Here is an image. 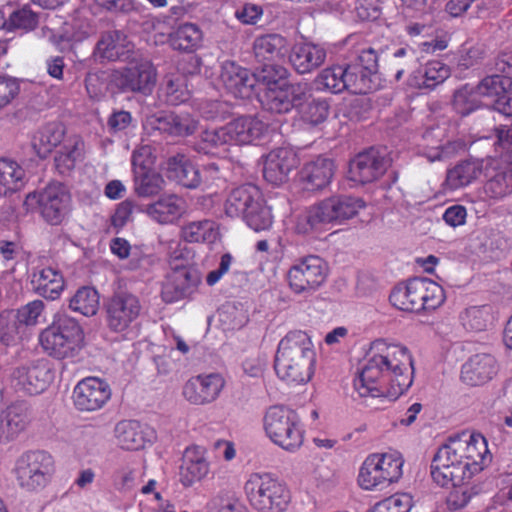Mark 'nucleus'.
I'll use <instances>...</instances> for the list:
<instances>
[{
    "instance_id": "obj_26",
    "label": "nucleus",
    "mask_w": 512,
    "mask_h": 512,
    "mask_svg": "<svg viewBox=\"0 0 512 512\" xmlns=\"http://www.w3.org/2000/svg\"><path fill=\"white\" fill-rule=\"evenodd\" d=\"M163 170L168 179L186 188H196L202 181L198 168L185 154L178 153L170 156L166 160Z\"/></svg>"
},
{
    "instance_id": "obj_18",
    "label": "nucleus",
    "mask_w": 512,
    "mask_h": 512,
    "mask_svg": "<svg viewBox=\"0 0 512 512\" xmlns=\"http://www.w3.org/2000/svg\"><path fill=\"white\" fill-rule=\"evenodd\" d=\"M201 61L196 55H188L178 63L181 74H171L165 79V91L167 102L171 105H179L190 97L187 81L184 75H195L200 72Z\"/></svg>"
},
{
    "instance_id": "obj_34",
    "label": "nucleus",
    "mask_w": 512,
    "mask_h": 512,
    "mask_svg": "<svg viewBox=\"0 0 512 512\" xmlns=\"http://www.w3.org/2000/svg\"><path fill=\"white\" fill-rule=\"evenodd\" d=\"M85 143L78 135L67 137L57 151L54 162L60 174L70 173L84 159Z\"/></svg>"
},
{
    "instance_id": "obj_47",
    "label": "nucleus",
    "mask_w": 512,
    "mask_h": 512,
    "mask_svg": "<svg viewBox=\"0 0 512 512\" xmlns=\"http://www.w3.org/2000/svg\"><path fill=\"white\" fill-rule=\"evenodd\" d=\"M181 236L190 243H212L218 237V230L211 220L193 221L182 227Z\"/></svg>"
},
{
    "instance_id": "obj_52",
    "label": "nucleus",
    "mask_w": 512,
    "mask_h": 512,
    "mask_svg": "<svg viewBox=\"0 0 512 512\" xmlns=\"http://www.w3.org/2000/svg\"><path fill=\"white\" fill-rule=\"evenodd\" d=\"M460 320L464 328L471 331H482L492 321L491 310L488 306L470 307L461 313Z\"/></svg>"
},
{
    "instance_id": "obj_54",
    "label": "nucleus",
    "mask_w": 512,
    "mask_h": 512,
    "mask_svg": "<svg viewBox=\"0 0 512 512\" xmlns=\"http://www.w3.org/2000/svg\"><path fill=\"white\" fill-rule=\"evenodd\" d=\"M453 105L458 113L468 115L480 106H489V103L481 101L475 88L466 85L454 94Z\"/></svg>"
},
{
    "instance_id": "obj_36",
    "label": "nucleus",
    "mask_w": 512,
    "mask_h": 512,
    "mask_svg": "<svg viewBox=\"0 0 512 512\" xmlns=\"http://www.w3.org/2000/svg\"><path fill=\"white\" fill-rule=\"evenodd\" d=\"M157 81L154 66L148 60L130 62V90L149 94Z\"/></svg>"
},
{
    "instance_id": "obj_27",
    "label": "nucleus",
    "mask_w": 512,
    "mask_h": 512,
    "mask_svg": "<svg viewBox=\"0 0 512 512\" xmlns=\"http://www.w3.org/2000/svg\"><path fill=\"white\" fill-rule=\"evenodd\" d=\"M334 172L335 164L332 159L318 157L304 165L300 171V181L305 190H320L331 182Z\"/></svg>"
},
{
    "instance_id": "obj_60",
    "label": "nucleus",
    "mask_w": 512,
    "mask_h": 512,
    "mask_svg": "<svg viewBox=\"0 0 512 512\" xmlns=\"http://www.w3.org/2000/svg\"><path fill=\"white\" fill-rule=\"evenodd\" d=\"M44 310V303L41 300H33L20 307L14 315L22 326H34Z\"/></svg>"
},
{
    "instance_id": "obj_2",
    "label": "nucleus",
    "mask_w": 512,
    "mask_h": 512,
    "mask_svg": "<svg viewBox=\"0 0 512 512\" xmlns=\"http://www.w3.org/2000/svg\"><path fill=\"white\" fill-rule=\"evenodd\" d=\"M413 377L410 350L403 344L377 339L371 343L353 385L360 397L397 399L411 387Z\"/></svg>"
},
{
    "instance_id": "obj_29",
    "label": "nucleus",
    "mask_w": 512,
    "mask_h": 512,
    "mask_svg": "<svg viewBox=\"0 0 512 512\" xmlns=\"http://www.w3.org/2000/svg\"><path fill=\"white\" fill-rule=\"evenodd\" d=\"M186 201L175 194H167L146 208L149 217L160 224H172L186 212Z\"/></svg>"
},
{
    "instance_id": "obj_22",
    "label": "nucleus",
    "mask_w": 512,
    "mask_h": 512,
    "mask_svg": "<svg viewBox=\"0 0 512 512\" xmlns=\"http://www.w3.org/2000/svg\"><path fill=\"white\" fill-rule=\"evenodd\" d=\"M210 465L204 447L192 445L185 449L180 467L179 481L188 488L207 477Z\"/></svg>"
},
{
    "instance_id": "obj_31",
    "label": "nucleus",
    "mask_w": 512,
    "mask_h": 512,
    "mask_svg": "<svg viewBox=\"0 0 512 512\" xmlns=\"http://www.w3.org/2000/svg\"><path fill=\"white\" fill-rule=\"evenodd\" d=\"M262 197L259 188L252 184L241 185L228 195L224 209L229 217L244 216Z\"/></svg>"
},
{
    "instance_id": "obj_57",
    "label": "nucleus",
    "mask_w": 512,
    "mask_h": 512,
    "mask_svg": "<svg viewBox=\"0 0 512 512\" xmlns=\"http://www.w3.org/2000/svg\"><path fill=\"white\" fill-rule=\"evenodd\" d=\"M412 506L413 499L410 494L397 493L377 503L372 512H409Z\"/></svg>"
},
{
    "instance_id": "obj_25",
    "label": "nucleus",
    "mask_w": 512,
    "mask_h": 512,
    "mask_svg": "<svg viewBox=\"0 0 512 512\" xmlns=\"http://www.w3.org/2000/svg\"><path fill=\"white\" fill-rule=\"evenodd\" d=\"M296 164V154L291 148L279 147L273 149L265 157L264 178L273 185H279L286 181Z\"/></svg>"
},
{
    "instance_id": "obj_39",
    "label": "nucleus",
    "mask_w": 512,
    "mask_h": 512,
    "mask_svg": "<svg viewBox=\"0 0 512 512\" xmlns=\"http://www.w3.org/2000/svg\"><path fill=\"white\" fill-rule=\"evenodd\" d=\"M481 174L480 164L476 161H463L447 171L444 187L454 191L463 188Z\"/></svg>"
},
{
    "instance_id": "obj_49",
    "label": "nucleus",
    "mask_w": 512,
    "mask_h": 512,
    "mask_svg": "<svg viewBox=\"0 0 512 512\" xmlns=\"http://www.w3.org/2000/svg\"><path fill=\"white\" fill-rule=\"evenodd\" d=\"M158 121V129L177 136L190 135L197 127V121L191 118L188 113L179 115L169 114L159 118Z\"/></svg>"
},
{
    "instance_id": "obj_35",
    "label": "nucleus",
    "mask_w": 512,
    "mask_h": 512,
    "mask_svg": "<svg viewBox=\"0 0 512 512\" xmlns=\"http://www.w3.org/2000/svg\"><path fill=\"white\" fill-rule=\"evenodd\" d=\"M65 126L59 122H50L42 126L34 135L33 148L40 158H46L52 150L64 142Z\"/></svg>"
},
{
    "instance_id": "obj_37",
    "label": "nucleus",
    "mask_w": 512,
    "mask_h": 512,
    "mask_svg": "<svg viewBox=\"0 0 512 512\" xmlns=\"http://www.w3.org/2000/svg\"><path fill=\"white\" fill-rule=\"evenodd\" d=\"M450 75L449 67L440 61H429L414 72L411 82L418 88H435L443 83Z\"/></svg>"
},
{
    "instance_id": "obj_10",
    "label": "nucleus",
    "mask_w": 512,
    "mask_h": 512,
    "mask_svg": "<svg viewBox=\"0 0 512 512\" xmlns=\"http://www.w3.org/2000/svg\"><path fill=\"white\" fill-rule=\"evenodd\" d=\"M263 429L273 444L287 452L294 453L303 445V424L298 414L288 407L268 408L263 417Z\"/></svg>"
},
{
    "instance_id": "obj_40",
    "label": "nucleus",
    "mask_w": 512,
    "mask_h": 512,
    "mask_svg": "<svg viewBox=\"0 0 512 512\" xmlns=\"http://www.w3.org/2000/svg\"><path fill=\"white\" fill-rule=\"evenodd\" d=\"M255 56L261 61H275L284 57L287 40L278 34L263 35L254 41Z\"/></svg>"
},
{
    "instance_id": "obj_41",
    "label": "nucleus",
    "mask_w": 512,
    "mask_h": 512,
    "mask_svg": "<svg viewBox=\"0 0 512 512\" xmlns=\"http://www.w3.org/2000/svg\"><path fill=\"white\" fill-rule=\"evenodd\" d=\"M232 143L228 126L219 129H207L202 133L199 151L219 157H225L226 145Z\"/></svg>"
},
{
    "instance_id": "obj_23",
    "label": "nucleus",
    "mask_w": 512,
    "mask_h": 512,
    "mask_svg": "<svg viewBox=\"0 0 512 512\" xmlns=\"http://www.w3.org/2000/svg\"><path fill=\"white\" fill-rule=\"evenodd\" d=\"M31 421L30 410L25 402H15L0 414V443H7L23 433Z\"/></svg>"
},
{
    "instance_id": "obj_45",
    "label": "nucleus",
    "mask_w": 512,
    "mask_h": 512,
    "mask_svg": "<svg viewBox=\"0 0 512 512\" xmlns=\"http://www.w3.org/2000/svg\"><path fill=\"white\" fill-rule=\"evenodd\" d=\"M345 78L346 66L335 65L322 70L313 83L319 91H329L337 94L346 90Z\"/></svg>"
},
{
    "instance_id": "obj_48",
    "label": "nucleus",
    "mask_w": 512,
    "mask_h": 512,
    "mask_svg": "<svg viewBox=\"0 0 512 512\" xmlns=\"http://www.w3.org/2000/svg\"><path fill=\"white\" fill-rule=\"evenodd\" d=\"M484 193L495 200L512 194V167L508 165L492 176L484 186Z\"/></svg>"
},
{
    "instance_id": "obj_13",
    "label": "nucleus",
    "mask_w": 512,
    "mask_h": 512,
    "mask_svg": "<svg viewBox=\"0 0 512 512\" xmlns=\"http://www.w3.org/2000/svg\"><path fill=\"white\" fill-rule=\"evenodd\" d=\"M327 264L318 256H308L296 261L287 271L290 290L297 295L314 293L326 280Z\"/></svg>"
},
{
    "instance_id": "obj_17",
    "label": "nucleus",
    "mask_w": 512,
    "mask_h": 512,
    "mask_svg": "<svg viewBox=\"0 0 512 512\" xmlns=\"http://www.w3.org/2000/svg\"><path fill=\"white\" fill-rule=\"evenodd\" d=\"M224 385L225 381L218 373L201 374L184 384L182 395L192 405H206L218 398Z\"/></svg>"
},
{
    "instance_id": "obj_32",
    "label": "nucleus",
    "mask_w": 512,
    "mask_h": 512,
    "mask_svg": "<svg viewBox=\"0 0 512 512\" xmlns=\"http://www.w3.org/2000/svg\"><path fill=\"white\" fill-rule=\"evenodd\" d=\"M128 291L123 280L106 305L107 324L115 332H123L128 327Z\"/></svg>"
},
{
    "instance_id": "obj_42",
    "label": "nucleus",
    "mask_w": 512,
    "mask_h": 512,
    "mask_svg": "<svg viewBox=\"0 0 512 512\" xmlns=\"http://www.w3.org/2000/svg\"><path fill=\"white\" fill-rule=\"evenodd\" d=\"M25 172L16 162L0 159V196H7L24 185Z\"/></svg>"
},
{
    "instance_id": "obj_51",
    "label": "nucleus",
    "mask_w": 512,
    "mask_h": 512,
    "mask_svg": "<svg viewBox=\"0 0 512 512\" xmlns=\"http://www.w3.org/2000/svg\"><path fill=\"white\" fill-rule=\"evenodd\" d=\"M246 224L255 232L266 231L271 228L273 216L269 207L265 205L263 197L243 216Z\"/></svg>"
},
{
    "instance_id": "obj_55",
    "label": "nucleus",
    "mask_w": 512,
    "mask_h": 512,
    "mask_svg": "<svg viewBox=\"0 0 512 512\" xmlns=\"http://www.w3.org/2000/svg\"><path fill=\"white\" fill-rule=\"evenodd\" d=\"M38 22L37 13L29 6H23L9 15L8 19L5 20V25L9 30L31 31L37 27Z\"/></svg>"
},
{
    "instance_id": "obj_4",
    "label": "nucleus",
    "mask_w": 512,
    "mask_h": 512,
    "mask_svg": "<svg viewBox=\"0 0 512 512\" xmlns=\"http://www.w3.org/2000/svg\"><path fill=\"white\" fill-rule=\"evenodd\" d=\"M287 71L281 66L265 65L257 73L258 83L263 86L258 94L262 106L274 113L289 112L310 96L308 82L289 83Z\"/></svg>"
},
{
    "instance_id": "obj_58",
    "label": "nucleus",
    "mask_w": 512,
    "mask_h": 512,
    "mask_svg": "<svg viewBox=\"0 0 512 512\" xmlns=\"http://www.w3.org/2000/svg\"><path fill=\"white\" fill-rule=\"evenodd\" d=\"M329 115V103L325 99L313 100L301 111L303 121L318 125L324 122Z\"/></svg>"
},
{
    "instance_id": "obj_15",
    "label": "nucleus",
    "mask_w": 512,
    "mask_h": 512,
    "mask_svg": "<svg viewBox=\"0 0 512 512\" xmlns=\"http://www.w3.org/2000/svg\"><path fill=\"white\" fill-rule=\"evenodd\" d=\"M111 398L109 384L98 377H86L73 389L72 399L79 411L92 412L101 409Z\"/></svg>"
},
{
    "instance_id": "obj_38",
    "label": "nucleus",
    "mask_w": 512,
    "mask_h": 512,
    "mask_svg": "<svg viewBox=\"0 0 512 512\" xmlns=\"http://www.w3.org/2000/svg\"><path fill=\"white\" fill-rule=\"evenodd\" d=\"M96 53L103 60L126 59L128 54L126 36L117 30L104 34L97 43Z\"/></svg>"
},
{
    "instance_id": "obj_12",
    "label": "nucleus",
    "mask_w": 512,
    "mask_h": 512,
    "mask_svg": "<svg viewBox=\"0 0 512 512\" xmlns=\"http://www.w3.org/2000/svg\"><path fill=\"white\" fill-rule=\"evenodd\" d=\"M37 204L43 219L51 225L63 222L71 206V195L65 185L50 183L40 192L29 193L24 201L27 209Z\"/></svg>"
},
{
    "instance_id": "obj_28",
    "label": "nucleus",
    "mask_w": 512,
    "mask_h": 512,
    "mask_svg": "<svg viewBox=\"0 0 512 512\" xmlns=\"http://www.w3.org/2000/svg\"><path fill=\"white\" fill-rule=\"evenodd\" d=\"M324 47L306 42L295 44L289 56L290 62L299 74L310 73L320 67L326 59Z\"/></svg>"
},
{
    "instance_id": "obj_46",
    "label": "nucleus",
    "mask_w": 512,
    "mask_h": 512,
    "mask_svg": "<svg viewBox=\"0 0 512 512\" xmlns=\"http://www.w3.org/2000/svg\"><path fill=\"white\" fill-rule=\"evenodd\" d=\"M509 81V78L492 75L483 79L475 90L480 100L488 102L489 106H491L506 99V83Z\"/></svg>"
},
{
    "instance_id": "obj_11",
    "label": "nucleus",
    "mask_w": 512,
    "mask_h": 512,
    "mask_svg": "<svg viewBox=\"0 0 512 512\" xmlns=\"http://www.w3.org/2000/svg\"><path fill=\"white\" fill-rule=\"evenodd\" d=\"M403 465V457L398 452L370 454L360 466L357 482L367 491L386 487L401 478Z\"/></svg>"
},
{
    "instance_id": "obj_30",
    "label": "nucleus",
    "mask_w": 512,
    "mask_h": 512,
    "mask_svg": "<svg viewBox=\"0 0 512 512\" xmlns=\"http://www.w3.org/2000/svg\"><path fill=\"white\" fill-rule=\"evenodd\" d=\"M232 143L253 144L265 135L268 126L258 117H239L227 124Z\"/></svg>"
},
{
    "instance_id": "obj_16",
    "label": "nucleus",
    "mask_w": 512,
    "mask_h": 512,
    "mask_svg": "<svg viewBox=\"0 0 512 512\" xmlns=\"http://www.w3.org/2000/svg\"><path fill=\"white\" fill-rule=\"evenodd\" d=\"M390 161L376 149L359 153L349 164L348 179L356 184H366L379 179Z\"/></svg>"
},
{
    "instance_id": "obj_50",
    "label": "nucleus",
    "mask_w": 512,
    "mask_h": 512,
    "mask_svg": "<svg viewBox=\"0 0 512 512\" xmlns=\"http://www.w3.org/2000/svg\"><path fill=\"white\" fill-rule=\"evenodd\" d=\"M157 438L155 430L147 423L130 421V450L143 451Z\"/></svg>"
},
{
    "instance_id": "obj_3",
    "label": "nucleus",
    "mask_w": 512,
    "mask_h": 512,
    "mask_svg": "<svg viewBox=\"0 0 512 512\" xmlns=\"http://www.w3.org/2000/svg\"><path fill=\"white\" fill-rule=\"evenodd\" d=\"M315 352L310 336L300 330L291 331L278 344L275 371L288 384H304L313 375Z\"/></svg>"
},
{
    "instance_id": "obj_62",
    "label": "nucleus",
    "mask_w": 512,
    "mask_h": 512,
    "mask_svg": "<svg viewBox=\"0 0 512 512\" xmlns=\"http://www.w3.org/2000/svg\"><path fill=\"white\" fill-rule=\"evenodd\" d=\"M353 65L360 66V69L369 76H375L378 68V57L374 49L368 48L361 51L358 60Z\"/></svg>"
},
{
    "instance_id": "obj_53",
    "label": "nucleus",
    "mask_w": 512,
    "mask_h": 512,
    "mask_svg": "<svg viewBox=\"0 0 512 512\" xmlns=\"http://www.w3.org/2000/svg\"><path fill=\"white\" fill-rule=\"evenodd\" d=\"M372 82V77L361 70L360 66L353 64L346 66V90L354 94H366L374 89Z\"/></svg>"
},
{
    "instance_id": "obj_43",
    "label": "nucleus",
    "mask_w": 512,
    "mask_h": 512,
    "mask_svg": "<svg viewBox=\"0 0 512 512\" xmlns=\"http://www.w3.org/2000/svg\"><path fill=\"white\" fill-rule=\"evenodd\" d=\"M203 34L200 28L193 23H184L170 36L173 49L193 52L201 46Z\"/></svg>"
},
{
    "instance_id": "obj_5",
    "label": "nucleus",
    "mask_w": 512,
    "mask_h": 512,
    "mask_svg": "<svg viewBox=\"0 0 512 512\" xmlns=\"http://www.w3.org/2000/svg\"><path fill=\"white\" fill-rule=\"evenodd\" d=\"M39 343L43 351L54 359H73L84 347V331L75 318L59 314L40 332Z\"/></svg>"
},
{
    "instance_id": "obj_24",
    "label": "nucleus",
    "mask_w": 512,
    "mask_h": 512,
    "mask_svg": "<svg viewBox=\"0 0 512 512\" xmlns=\"http://www.w3.org/2000/svg\"><path fill=\"white\" fill-rule=\"evenodd\" d=\"M496 359L489 354L471 356L461 368V380L469 386H480L491 381L498 373Z\"/></svg>"
},
{
    "instance_id": "obj_8",
    "label": "nucleus",
    "mask_w": 512,
    "mask_h": 512,
    "mask_svg": "<svg viewBox=\"0 0 512 512\" xmlns=\"http://www.w3.org/2000/svg\"><path fill=\"white\" fill-rule=\"evenodd\" d=\"M444 289L428 278H412L396 285L390 295V303L405 312L434 310L445 301Z\"/></svg>"
},
{
    "instance_id": "obj_21",
    "label": "nucleus",
    "mask_w": 512,
    "mask_h": 512,
    "mask_svg": "<svg viewBox=\"0 0 512 512\" xmlns=\"http://www.w3.org/2000/svg\"><path fill=\"white\" fill-rule=\"evenodd\" d=\"M201 283L200 273L191 268L177 267L163 286L162 297L166 302H175L192 295Z\"/></svg>"
},
{
    "instance_id": "obj_6",
    "label": "nucleus",
    "mask_w": 512,
    "mask_h": 512,
    "mask_svg": "<svg viewBox=\"0 0 512 512\" xmlns=\"http://www.w3.org/2000/svg\"><path fill=\"white\" fill-rule=\"evenodd\" d=\"M365 208V202L351 196H332L309 207L297 218L295 229L298 233L308 234L329 223L341 224L355 217Z\"/></svg>"
},
{
    "instance_id": "obj_44",
    "label": "nucleus",
    "mask_w": 512,
    "mask_h": 512,
    "mask_svg": "<svg viewBox=\"0 0 512 512\" xmlns=\"http://www.w3.org/2000/svg\"><path fill=\"white\" fill-rule=\"evenodd\" d=\"M100 296L98 291L90 286L77 289L69 300V308L87 317L96 315L99 310Z\"/></svg>"
},
{
    "instance_id": "obj_56",
    "label": "nucleus",
    "mask_w": 512,
    "mask_h": 512,
    "mask_svg": "<svg viewBox=\"0 0 512 512\" xmlns=\"http://www.w3.org/2000/svg\"><path fill=\"white\" fill-rule=\"evenodd\" d=\"M22 325L13 311L0 313V342L6 346L12 345L19 337Z\"/></svg>"
},
{
    "instance_id": "obj_33",
    "label": "nucleus",
    "mask_w": 512,
    "mask_h": 512,
    "mask_svg": "<svg viewBox=\"0 0 512 512\" xmlns=\"http://www.w3.org/2000/svg\"><path fill=\"white\" fill-rule=\"evenodd\" d=\"M31 284L36 294L48 300H56L64 289L65 281L59 270L45 267L33 273Z\"/></svg>"
},
{
    "instance_id": "obj_20",
    "label": "nucleus",
    "mask_w": 512,
    "mask_h": 512,
    "mask_svg": "<svg viewBox=\"0 0 512 512\" xmlns=\"http://www.w3.org/2000/svg\"><path fill=\"white\" fill-rule=\"evenodd\" d=\"M12 379L14 387L29 395H36L43 392L50 379V370L43 362L31 363L30 365L17 367Z\"/></svg>"
},
{
    "instance_id": "obj_1",
    "label": "nucleus",
    "mask_w": 512,
    "mask_h": 512,
    "mask_svg": "<svg viewBox=\"0 0 512 512\" xmlns=\"http://www.w3.org/2000/svg\"><path fill=\"white\" fill-rule=\"evenodd\" d=\"M490 459L487 441L478 433L463 432L439 447L432 461L431 476L442 487H454L448 497L452 508L461 509L469 503L474 494L469 481Z\"/></svg>"
},
{
    "instance_id": "obj_64",
    "label": "nucleus",
    "mask_w": 512,
    "mask_h": 512,
    "mask_svg": "<svg viewBox=\"0 0 512 512\" xmlns=\"http://www.w3.org/2000/svg\"><path fill=\"white\" fill-rule=\"evenodd\" d=\"M467 217V210L462 205H453L448 207L444 214L443 220L451 227H459L465 224Z\"/></svg>"
},
{
    "instance_id": "obj_63",
    "label": "nucleus",
    "mask_w": 512,
    "mask_h": 512,
    "mask_svg": "<svg viewBox=\"0 0 512 512\" xmlns=\"http://www.w3.org/2000/svg\"><path fill=\"white\" fill-rule=\"evenodd\" d=\"M497 142L495 143L496 151H506L505 161L512 160V129L501 126L496 129Z\"/></svg>"
},
{
    "instance_id": "obj_19",
    "label": "nucleus",
    "mask_w": 512,
    "mask_h": 512,
    "mask_svg": "<svg viewBox=\"0 0 512 512\" xmlns=\"http://www.w3.org/2000/svg\"><path fill=\"white\" fill-rule=\"evenodd\" d=\"M219 80L228 93L241 99L250 97L256 82H258L257 74H251L247 69L232 61L222 64Z\"/></svg>"
},
{
    "instance_id": "obj_7",
    "label": "nucleus",
    "mask_w": 512,
    "mask_h": 512,
    "mask_svg": "<svg viewBox=\"0 0 512 512\" xmlns=\"http://www.w3.org/2000/svg\"><path fill=\"white\" fill-rule=\"evenodd\" d=\"M244 492L256 512H285L291 502L287 485L267 472L251 473L244 484Z\"/></svg>"
},
{
    "instance_id": "obj_14",
    "label": "nucleus",
    "mask_w": 512,
    "mask_h": 512,
    "mask_svg": "<svg viewBox=\"0 0 512 512\" xmlns=\"http://www.w3.org/2000/svg\"><path fill=\"white\" fill-rule=\"evenodd\" d=\"M154 165L155 157L152 155L151 147L143 146L134 153L135 192L139 196H152L164 188L165 181L154 169Z\"/></svg>"
},
{
    "instance_id": "obj_61",
    "label": "nucleus",
    "mask_w": 512,
    "mask_h": 512,
    "mask_svg": "<svg viewBox=\"0 0 512 512\" xmlns=\"http://www.w3.org/2000/svg\"><path fill=\"white\" fill-rule=\"evenodd\" d=\"M20 93L19 81L11 76H0V110L12 103Z\"/></svg>"
},
{
    "instance_id": "obj_59",
    "label": "nucleus",
    "mask_w": 512,
    "mask_h": 512,
    "mask_svg": "<svg viewBox=\"0 0 512 512\" xmlns=\"http://www.w3.org/2000/svg\"><path fill=\"white\" fill-rule=\"evenodd\" d=\"M210 512H248V510L235 494H224L211 501Z\"/></svg>"
},
{
    "instance_id": "obj_9",
    "label": "nucleus",
    "mask_w": 512,
    "mask_h": 512,
    "mask_svg": "<svg viewBox=\"0 0 512 512\" xmlns=\"http://www.w3.org/2000/svg\"><path fill=\"white\" fill-rule=\"evenodd\" d=\"M56 472L54 457L44 450H28L14 461L11 474L22 491L38 493L52 481Z\"/></svg>"
}]
</instances>
